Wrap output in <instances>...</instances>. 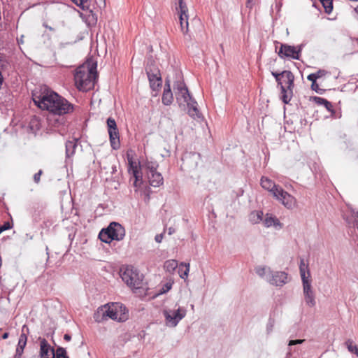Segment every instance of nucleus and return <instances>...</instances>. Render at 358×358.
<instances>
[{"label": "nucleus", "mask_w": 358, "mask_h": 358, "mask_svg": "<svg viewBox=\"0 0 358 358\" xmlns=\"http://www.w3.org/2000/svg\"><path fill=\"white\" fill-rule=\"evenodd\" d=\"M306 274L307 272L300 273L303 285L311 284V281L309 280L310 276H308V275H306Z\"/></svg>", "instance_id": "nucleus-38"}, {"label": "nucleus", "mask_w": 358, "mask_h": 358, "mask_svg": "<svg viewBox=\"0 0 358 358\" xmlns=\"http://www.w3.org/2000/svg\"><path fill=\"white\" fill-rule=\"evenodd\" d=\"M118 309H122V306L118 303L99 307L94 315V319L98 323L107 320L108 318L119 322L125 321L127 319V314L124 313L119 316Z\"/></svg>", "instance_id": "nucleus-4"}, {"label": "nucleus", "mask_w": 358, "mask_h": 358, "mask_svg": "<svg viewBox=\"0 0 358 358\" xmlns=\"http://www.w3.org/2000/svg\"><path fill=\"white\" fill-rule=\"evenodd\" d=\"M146 73L151 89L153 91H158L162 84L159 70L155 67L148 66L146 68Z\"/></svg>", "instance_id": "nucleus-12"}, {"label": "nucleus", "mask_w": 358, "mask_h": 358, "mask_svg": "<svg viewBox=\"0 0 358 358\" xmlns=\"http://www.w3.org/2000/svg\"><path fill=\"white\" fill-rule=\"evenodd\" d=\"M255 0H247V6L248 7H252L254 4Z\"/></svg>", "instance_id": "nucleus-48"}, {"label": "nucleus", "mask_w": 358, "mask_h": 358, "mask_svg": "<svg viewBox=\"0 0 358 358\" xmlns=\"http://www.w3.org/2000/svg\"><path fill=\"white\" fill-rule=\"evenodd\" d=\"M55 353V358H69L66 355V351L64 348L59 347L57 348Z\"/></svg>", "instance_id": "nucleus-34"}, {"label": "nucleus", "mask_w": 358, "mask_h": 358, "mask_svg": "<svg viewBox=\"0 0 358 358\" xmlns=\"http://www.w3.org/2000/svg\"><path fill=\"white\" fill-rule=\"evenodd\" d=\"M77 141H78V140L74 138L71 141H67L66 142V158H69L74 155L76 148L77 147Z\"/></svg>", "instance_id": "nucleus-24"}, {"label": "nucleus", "mask_w": 358, "mask_h": 358, "mask_svg": "<svg viewBox=\"0 0 358 358\" xmlns=\"http://www.w3.org/2000/svg\"><path fill=\"white\" fill-rule=\"evenodd\" d=\"M255 271L259 277L266 280V275L271 272V269L266 266H258L255 268Z\"/></svg>", "instance_id": "nucleus-29"}, {"label": "nucleus", "mask_w": 358, "mask_h": 358, "mask_svg": "<svg viewBox=\"0 0 358 358\" xmlns=\"http://www.w3.org/2000/svg\"><path fill=\"white\" fill-rule=\"evenodd\" d=\"M9 334L8 332H5L2 336V339H6L8 338Z\"/></svg>", "instance_id": "nucleus-51"}, {"label": "nucleus", "mask_w": 358, "mask_h": 358, "mask_svg": "<svg viewBox=\"0 0 358 358\" xmlns=\"http://www.w3.org/2000/svg\"><path fill=\"white\" fill-rule=\"evenodd\" d=\"M294 74L290 71H282L281 85H278L281 90V99L284 103H288L293 95Z\"/></svg>", "instance_id": "nucleus-7"}, {"label": "nucleus", "mask_w": 358, "mask_h": 358, "mask_svg": "<svg viewBox=\"0 0 358 358\" xmlns=\"http://www.w3.org/2000/svg\"><path fill=\"white\" fill-rule=\"evenodd\" d=\"M43 173V171L42 170H39L36 173L34 174V181L36 182V183H38L40 182V178H41V176L42 175Z\"/></svg>", "instance_id": "nucleus-42"}, {"label": "nucleus", "mask_w": 358, "mask_h": 358, "mask_svg": "<svg viewBox=\"0 0 358 358\" xmlns=\"http://www.w3.org/2000/svg\"><path fill=\"white\" fill-rule=\"evenodd\" d=\"M201 160V155L197 152H186L182 157V166L187 169H194Z\"/></svg>", "instance_id": "nucleus-13"}, {"label": "nucleus", "mask_w": 358, "mask_h": 358, "mask_svg": "<svg viewBox=\"0 0 358 358\" xmlns=\"http://www.w3.org/2000/svg\"><path fill=\"white\" fill-rule=\"evenodd\" d=\"M96 63L87 61L78 66L74 74L75 84L79 90L87 91L94 87L96 78Z\"/></svg>", "instance_id": "nucleus-2"}, {"label": "nucleus", "mask_w": 358, "mask_h": 358, "mask_svg": "<svg viewBox=\"0 0 358 358\" xmlns=\"http://www.w3.org/2000/svg\"><path fill=\"white\" fill-rule=\"evenodd\" d=\"M303 290L306 303L310 307L315 306L316 301L311 284L303 285Z\"/></svg>", "instance_id": "nucleus-16"}, {"label": "nucleus", "mask_w": 358, "mask_h": 358, "mask_svg": "<svg viewBox=\"0 0 358 358\" xmlns=\"http://www.w3.org/2000/svg\"><path fill=\"white\" fill-rule=\"evenodd\" d=\"M106 123L110 145L113 150H117L120 147V141L116 122L113 117H108Z\"/></svg>", "instance_id": "nucleus-10"}, {"label": "nucleus", "mask_w": 358, "mask_h": 358, "mask_svg": "<svg viewBox=\"0 0 358 358\" xmlns=\"http://www.w3.org/2000/svg\"><path fill=\"white\" fill-rule=\"evenodd\" d=\"M33 101L42 110H47L50 113L64 115L73 111V105L57 93L45 90L40 94L33 95Z\"/></svg>", "instance_id": "nucleus-1"}, {"label": "nucleus", "mask_w": 358, "mask_h": 358, "mask_svg": "<svg viewBox=\"0 0 358 358\" xmlns=\"http://www.w3.org/2000/svg\"><path fill=\"white\" fill-rule=\"evenodd\" d=\"M345 345L350 352L354 353L358 357V347L356 345H353L352 340L348 339L345 341Z\"/></svg>", "instance_id": "nucleus-31"}, {"label": "nucleus", "mask_w": 358, "mask_h": 358, "mask_svg": "<svg viewBox=\"0 0 358 358\" xmlns=\"http://www.w3.org/2000/svg\"><path fill=\"white\" fill-rule=\"evenodd\" d=\"M127 160L129 164L128 171L130 173V175L136 176L141 174V173L139 171L140 167L138 166V164L133 160V157L128 155Z\"/></svg>", "instance_id": "nucleus-22"}, {"label": "nucleus", "mask_w": 358, "mask_h": 358, "mask_svg": "<svg viewBox=\"0 0 358 358\" xmlns=\"http://www.w3.org/2000/svg\"><path fill=\"white\" fill-rule=\"evenodd\" d=\"M266 280L272 285L282 287L289 282L288 274L285 271L271 270V272L266 275Z\"/></svg>", "instance_id": "nucleus-11"}, {"label": "nucleus", "mask_w": 358, "mask_h": 358, "mask_svg": "<svg viewBox=\"0 0 358 358\" xmlns=\"http://www.w3.org/2000/svg\"><path fill=\"white\" fill-rule=\"evenodd\" d=\"M148 178L150 185L155 187H159L164 182L162 174L157 171L148 173Z\"/></svg>", "instance_id": "nucleus-19"}, {"label": "nucleus", "mask_w": 358, "mask_h": 358, "mask_svg": "<svg viewBox=\"0 0 358 358\" xmlns=\"http://www.w3.org/2000/svg\"><path fill=\"white\" fill-rule=\"evenodd\" d=\"M178 266V262L175 259H169L166 261L164 263V268L169 273H172Z\"/></svg>", "instance_id": "nucleus-28"}, {"label": "nucleus", "mask_w": 358, "mask_h": 358, "mask_svg": "<svg viewBox=\"0 0 358 358\" xmlns=\"http://www.w3.org/2000/svg\"><path fill=\"white\" fill-rule=\"evenodd\" d=\"M147 170V174L157 171L158 164L156 162H146L145 164Z\"/></svg>", "instance_id": "nucleus-32"}, {"label": "nucleus", "mask_w": 358, "mask_h": 358, "mask_svg": "<svg viewBox=\"0 0 358 358\" xmlns=\"http://www.w3.org/2000/svg\"><path fill=\"white\" fill-rule=\"evenodd\" d=\"M130 182H132V184H133L135 192H136V193L141 192L142 186H143V180H142L141 174L136 175V176H131Z\"/></svg>", "instance_id": "nucleus-23"}, {"label": "nucleus", "mask_w": 358, "mask_h": 358, "mask_svg": "<svg viewBox=\"0 0 358 358\" xmlns=\"http://www.w3.org/2000/svg\"><path fill=\"white\" fill-rule=\"evenodd\" d=\"M307 79L312 82V83L316 82L317 76L314 73H310L308 76Z\"/></svg>", "instance_id": "nucleus-45"}, {"label": "nucleus", "mask_w": 358, "mask_h": 358, "mask_svg": "<svg viewBox=\"0 0 358 358\" xmlns=\"http://www.w3.org/2000/svg\"><path fill=\"white\" fill-rule=\"evenodd\" d=\"M324 8L325 12L329 14L333 9L332 0H320Z\"/></svg>", "instance_id": "nucleus-33"}, {"label": "nucleus", "mask_w": 358, "mask_h": 358, "mask_svg": "<svg viewBox=\"0 0 358 358\" xmlns=\"http://www.w3.org/2000/svg\"><path fill=\"white\" fill-rule=\"evenodd\" d=\"M192 309H194V305H191Z\"/></svg>", "instance_id": "nucleus-56"}, {"label": "nucleus", "mask_w": 358, "mask_h": 358, "mask_svg": "<svg viewBox=\"0 0 358 358\" xmlns=\"http://www.w3.org/2000/svg\"><path fill=\"white\" fill-rule=\"evenodd\" d=\"M314 99L317 103L324 106L328 110H332L333 106L331 103L327 99L318 96H315Z\"/></svg>", "instance_id": "nucleus-30"}, {"label": "nucleus", "mask_w": 358, "mask_h": 358, "mask_svg": "<svg viewBox=\"0 0 358 358\" xmlns=\"http://www.w3.org/2000/svg\"><path fill=\"white\" fill-rule=\"evenodd\" d=\"M120 275L122 280L132 289H139L143 286V275L131 266L120 268Z\"/></svg>", "instance_id": "nucleus-5"}, {"label": "nucleus", "mask_w": 358, "mask_h": 358, "mask_svg": "<svg viewBox=\"0 0 358 358\" xmlns=\"http://www.w3.org/2000/svg\"><path fill=\"white\" fill-rule=\"evenodd\" d=\"M273 326H274V321L273 320L270 319L267 324V327H266L268 333H270L271 331H272Z\"/></svg>", "instance_id": "nucleus-43"}, {"label": "nucleus", "mask_w": 358, "mask_h": 358, "mask_svg": "<svg viewBox=\"0 0 358 358\" xmlns=\"http://www.w3.org/2000/svg\"><path fill=\"white\" fill-rule=\"evenodd\" d=\"M304 342V340L303 339H298V340H290L289 342V345H294L296 344H301Z\"/></svg>", "instance_id": "nucleus-44"}, {"label": "nucleus", "mask_w": 358, "mask_h": 358, "mask_svg": "<svg viewBox=\"0 0 358 358\" xmlns=\"http://www.w3.org/2000/svg\"><path fill=\"white\" fill-rule=\"evenodd\" d=\"M344 218L346 220V222L348 223V224H351L352 222V220L350 219H349L348 217H345Z\"/></svg>", "instance_id": "nucleus-53"}, {"label": "nucleus", "mask_w": 358, "mask_h": 358, "mask_svg": "<svg viewBox=\"0 0 358 358\" xmlns=\"http://www.w3.org/2000/svg\"><path fill=\"white\" fill-rule=\"evenodd\" d=\"M273 196L287 209H292L296 205L295 197L285 191L280 186L278 189H275Z\"/></svg>", "instance_id": "nucleus-9"}, {"label": "nucleus", "mask_w": 358, "mask_h": 358, "mask_svg": "<svg viewBox=\"0 0 358 358\" xmlns=\"http://www.w3.org/2000/svg\"><path fill=\"white\" fill-rule=\"evenodd\" d=\"M301 50V47L296 49L294 46L281 44L278 51V55L281 58L289 57L294 59H299Z\"/></svg>", "instance_id": "nucleus-14"}, {"label": "nucleus", "mask_w": 358, "mask_h": 358, "mask_svg": "<svg viewBox=\"0 0 358 358\" xmlns=\"http://www.w3.org/2000/svg\"><path fill=\"white\" fill-rule=\"evenodd\" d=\"M328 73V72L326 70L324 69H320L316 73H314L315 76H317V79H319L322 77H324Z\"/></svg>", "instance_id": "nucleus-41"}, {"label": "nucleus", "mask_w": 358, "mask_h": 358, "mask_svg": "<svg viewBox=\"0 0 358 358\" xmlns=\"http://www.w3.org/2000/svg\"><path fill=\"white\" fill-rule=\"evenodd\" d=\"M185 267V270L183 273H180V276L182 279H185L188 276V273L189 271V263H181L180 265V270L181 269V267Z\"/></svg>", "instance_id": "nucleus-35"}, {"label": "nucleus", "mask_w": 358, "mask_h": 358, "mask_svg": "<svg viewBox=\"0 0 358 358\" xmlns=\"http://www.w3.org/2000/svg\"><path fill=\"white\" fill-rule=\"evenodd\" d=\"M299 271H300V273H301V272H307V275H308V276H310V271H309V269H308V265L305 263V261L303 259H301V261H300Z\"/></svg>", "instance_id": "nucleus-37"}, {"label": "nucleus", "mask_w": 358, "mask_h": 358, "mask_svg": "<svg viewBox=\"0 0 358 358\" xmlns=\"http://www.w3.org/2000/svg\"><path fill=\"white\" fill-rule=\"evenodd\" d=\"M125 236L124 228L117 222H111L106 229H103L99 234V239L106 243L113 240L121 241Z\"/></svg>", "instance_id": "nucleus-6"}, {"label": "nucleus", "mask_w": 358, "mask_h": 358, "mask_svg": "<svg viewBox=\"0 0 358 358\" xmlns=\"http://www.w3.org/2000/svg\"><path fill=\"white\" fill-rule=\"evenodd\" d=\"M174 90L179 105H186L189 115L193 118L200 117L197 102L190 95L187 87L182 82L178 81L174 85Z\"/></svg>", "instance_id": "nucleus-3"}, {"label": "nucleus", "mask_w": 358, "mask_h": 358, "mask_svg": "<svg viewBox=\"0 0 358 358\" xmlns=\"http://www.w3.org/2000/svg\"><path fill=\"white\" fill-rule=\"evenodd\" d=\"M263 223L266 227H274L275 228H282V224L279 221V220L273 216L271 214L266 213L265 217H263Z\"/></svg>", "instance_id": "nucleus-18"}, {"label": "nucleus", "mask_w": 358, "mask_h": 358, "mask_svg": "<svg viewBox=\"0 0 358 358\" xmlns=\"http://www.w3.org/2000/svg\"><path fill=\"white\" fill-rule=\"evenodd\" d=\"M355 10L358 13V6L355 8Z\"/></svg>", "instance_id": "nucleus-55"}, {"label": "nucleus", "mask_w": 358, "mask_h": 358, "mask_svg": "<svg viewBox=\"0 0 358 358\" xmlns=\"http://www.w3.org/2000/svg\"><path fill=\"white\" fill-rule=\"evenodd\" d=\"M261 186L264 189L270 192L272 195H273V192H275V189H278L280 187V185H275L272 180L264 176L261 178Z\"/></svg>", "instance_id": "nucleus-20"}, {"label": "nucleus", "mask_w": 358, "mask_h": 358, "mask_svg": "<svg viewBox=\"0 0 358 358\" xmlns=\"http://www.w3.org/2000/svg\"><path fill=\"white\" fill-rule=\"evenodd\" d=\"M264 213L261 210L252 211L249 215V220L252 224H257L262 221Z\"/></svg>", "instance_id": "nucleus-26"}, {"label": "nucleus", "mask_w": 358, "mask_h": 358, "mask_svg": "<svg viewBox=\"0 0 358 358\" xmlns=\"http://www.w3.org/2000/svg\"><path fill=\"white\" fill-rule=\"evenodd\" d=\"M163 236H164V234L163 233L162 234H157L155 238V240L157 243H161L162 239H163Z\"/></svg>", "instance_id": "nucleus-47"}, {"label": "nucleus", "mask_w": 358, "mask_h": 358, "mask_svg": "<svg viewBox=\"0 0 358 358\" xmlns=\"http://www.w3.org/2000/svg\"><path fill=\"white\" fill-rule=\"evenodd\" d=\"M180 29L182 34L185 36V38H189L190 36L188 34L189 32V23H188V16H179Z\"/></svg>", "instance_id": "nucleus-25"}, {"label": "nucleus", "mask_w": 358, "mask_h": 358, "mask_svg": "<svg viewBox=\"0 0 358 358\" xmlns=\"http://www.w3.org/2000/svg\"><path fill=\"white\" fill-rule=\"evenodd\" d=\"M311 89L315 91L316 92H319L320 88H319V86H318V85H317V83L316 82L312 83Z\"/></svg>", "instance_id": "nucleus-46"}, {"label": "nucleus", "mask_w": 358, "mask_h": 358, "mask_svg": "<svg viewBox=\"0 0 358 358\" xmlns=\"http://www.w3.org/2000/svg\"><path fill=\"white\" fill-rule=\"evenodd\" d=\"M172 287V282H167L159 289L158 294H163L168 292Z\"/></svg>", "instance_id": "nucleus-36"}, {"label": "nucleus", "mask_w": 358, "mask_h": 358, "mask_svg": "<svg viewBox=\"0 0 358 358\" xmlns=\"http://www.w3.org/2000/svg\"><path fill=\"white\" fill-rule=\"evenodd\" d=\"M176 8L179 16H188V8L183 0H178V6Z\"/></svg>", "instance_id": "nucleus-27"}, {"label": "nucleus", "mask_w": 358, "mask_h": 358, "mask_svg": "<svg viewBox=\"0 0 358 358\" xmlns=\"http://www.w3.org/2000/svg\"><path fill=\"white\" fill-rule=\"evenodd\" d=\"M175 232H176V229H175V228H173V227H169V228L168 229V234H169V235H171V234H174Z\"/></svg>", "instance_id": "nucleus-49"}, {"label": "nucleus", "mask_w": 358, "mask_h": 358, "mask_svg": "<svg viewBox=\"0 0 358 358\" xmlns=\"http://www.w3.org/2000/svg\"><path fill=\"white\" fill-rule=\"evenodd\" d=\"M18 43H23L22 38H21L20 40H18Z\"/></svg>", "instance_id": "nucleus-54"}, {"label": "nucleus", "mask_w": 358, "mask_h": 358, "mask_svg": "<svg viewBox=\"0 0 358 358\" xmlns=\"http://www.w3.org/2000/svg\"><path fill=\"white\" fill-rule=\"evenodd\" d=\"M75 4L81 8L82 9H85V3H87V0H71Z\"/></svg>", "instance_id": "nucleus-39"}, {"label": "nucleus", "mask_w": 358, "mask_h": 358, "mask_svg": "<svg viewBox=\"0 0 358 358\" xmlns=\"http://www.w3.org/2000/svg\"><path fill=\"white\" fill-rule=\"evenodd\" d=\"M43 26H44L45 28L48 29L50 31H54V29H53L52 27L48 26V24H43Z\"/></svg>", "instance_id": "nucleus-52"}, {"label": "nucleus", "mask_w": 358, "mask_h": 358, "mask_svg": "<svg viewBox=\"0 0 358 358\" xmlns=\"http://www.w3.org/2000/svg\"><path fill=\"white\" fill-rule=\"evenodd\" d=\"M162 100L163 104L165 106H169L173 102V95L169 81H166L165 83Z\"/></svg>", "instance_id": "nucleus-17"}, {"label": "nucleus", "mask_w": 358, "mask_h": 358, "mask_svg": "<svg viewBox=\"0 0 358 358\" xmlns=\"http://www.w3.org/2000/svg\"><path fill=\"white\" fill-rule=\"evenodd\" d=\"M64 339L66 341H70L71 339V336L68 334H66L64 336Z\"/></svg>", "instance_id": "nucleus-50"}, {"label": "nucleus", "mask_w": 358, "mask_h": 358, "mask_svg": "<svg viewBox=\"0 0 358 358\" xmlns=\"http://www.w3.org/2000/svg\"><path fill=\"white\" fill-rule=\"evenodd\" d=\"M187 314V310L184 307L178 306L177 309H164L163 315L165 318L166 324L171 327H175L178 325Z\"/></svg>", "instance_id": "nucleus-8"}, {"label": "nucleus", "mask_w": 358, "mask_h": 358, "mask_svg": "<svg viewBox=\"0 0 358 358\" xmlns=\"http://www.w3.org/2000/svg\"><path fill=\"white\" fill-rule=\"evenodd\" d=\"M40 358H55V350L45 339L40 341Z\"/></svg>", "instance_id": "nucleus-15"}, {"label": "nucleus", "mask_w": 358, "mask_h": 358, "mask_svg": "<svg viewBox=\"0 0 358 358\" xmlns=\"http://www.w3.org/2000/svg\"><path fill=\"white\" fill-rule=\"evenodd\" d=\"M27 341V335L22 332L19 338L18 343L16 348V352L15 355V358H20L24 351V349L26 346Z\"/></svg>", "instance_id": "nucleus-21"}, {"label": "nucleus", "mask_w": 358, "mask_h": 358, "mask_svg": "<svg viewBox=\"0 0 358 358\" xmlns=\"http://www.w3.org/2000/svg\"><path fill=\"white\" fill-rule=\"evenodd\" d=\"M272 76L275 78L276 82L278 85H281L280 80L282 79V72L281 73H277V72H271Z\"/></svg>", "instance_id": "nucleus-40"}]
</instances>
